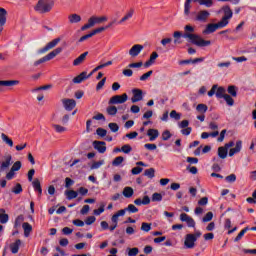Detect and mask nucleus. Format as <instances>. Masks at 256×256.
Masks as SVG:
<instances>
[{
  "mask_svg": "<svg viewBox=\"0 0 256 256\" xmlns=\"http://www.w3.org/2000/svg\"><path fill=\"white\" fill-rule=\"evenodd\" d=\"M194 33L195 27H193L191 24H188L184 26V33L181 31H175L173 33V37L174 39H181V37L184 39H189V41L197 47H209V45H211L209 40H205L201 36Z\"/></svg>",
  "mask_w": 256,
  "mask_h": 256,
  "instance_id": "nucleus-1",
  "label": "nucleus"
},
{
  "mask_svg": "<svg viewBox=\"0 0 256 256\" xmlns=\"http://www.w3.org/2000/svg\"><path fill=\"white\" fill-rule=\"evenodd\" d=\"M53 5H55L53 0H39L34 9L38 13H49L53 9Z\"/></svg>",
  "mask_w": 256,
  "mask_h": 256,
  "instance_id": "nucleus-2",
  "label": "nucleus"
},
{
  "mask_svg": "<svg viewBox=\"0 0 256 256\" xmlns=\"http://www.w3.org/2000/svg\"><path fill=\"white\" fill-rule=\"evenodd\" d=\"M105 21H107V16H92L88 19V23L81 27V31H87V29H91V27H95V25H99Z\"/></svg>",
  "mask_w": 256,
  "mask_h": 256,
  "instance_id": "nucleus-3",
  "label": "nucleus"
},
{
  "mask_svg": "<svg viewBox=\"0 0 256 256\" xmlns=\"http://www.w3.org/2000/svg\"><path fill=\"white\" fill-rule=\"evenodd\" d=\"M213 95H216L217 99H223L227 95V91L223 87H219L215 84L208 92V97H213Z\"/></svg>",
  "mask_w": 256,
  "mask_h": 256,
  "instance_id": "nucleus-4",
  "label": "nucleus"
},
{
  "mask_svg": "<svg viewBox=\"0 0 256 256\" xmlns=\"http://www.w3.org/2000/svg\"><path fill=\"white\" fill-rule=\"evenodd\" d=\"M128 99L129 96L127 95V93H124L122 95H115L109 99L108 105H123V103H127Z\"/></svg>",
  "mask_w": 256,
  "mask_h": 256,
  "instance_id": "nucleus-5",
  "label": "nucleus"
},
{
  "mask_svg": "<svg viewBox=\"0 0 256 256\" xmlns=\"http://www.w3.org/2000/svg\"><path fill=\"white\" fill-rule=\"evenodd\" d=\"M222 10L224 12V16L222 17L220 23L222 26L227 27L229 25V20L233 19V10H231V7L229 6H224Z\"/></svg>",
  "mask_w": 256,
  "mask_h": 256,
  "instance_id": "nucleus-6",
  "label": "nucleus"
},
{
  "mask_svg": "<svg viewBox=\"0 0 256 256\" xmlns=\"http://www.w3.org/2000/svg\"><path fill=\"white\" fill-rule=\"evenodd\" d=\"M61 43V38H55L54 40L50 41L46 44V46L39 50V53H47V51H51V49H55L57 45Z\"/></svg>",
  "mask_w": 256,
  "mask_h": 256,
  "instance_id": "nucleus-7",
  "label": "nucleus"
},
{
  "mask_svg": "<svg viewBox=\"0 0 256 256\" xmlns=\"http://www.w3.org/2000/svg\"><path fill=\"white\" fill-rule=\"evenodd\" d=\"M61 43V38H55L54 40L50 41L46 44V46L39 50V53H47V51H51V49H55L57 45Z\"/></svg>",
  "mask_w": 256,
  "mask_h": 256,
  "instance_id": "nucleus-8",
  "label": "nucleus"
},
{
  "mask_svg": "<svg viewBox=\"0 0 256 256\" xmlns=\"http://www.w3.org/2000/svg\"><path fill=\"white\" fill-rule=\"evenodd\" d=\"M61 101L66 111H73L74 107H77V102L74 99L64 98Z\"/></svg>",
  "mask_w": 256,
  "mask_h": 256,
  "instance_id": "nucleus-9",
  "label": "nucleus"
},
{
  "mask_svg": "<svg viewBox=\"0 0 256 256\" xmlns=\"http://www.w3.org/2000/svg\"><path fill=\"white\" fill-rule=\"evenodd\" d=\"M225 26L218 22L216 24H208L206 29L203 31L205 35H209V33H215L217 29H223Z\"/></svg>",
  "mask_w": 256,
  "mask_h": 256,
  "instance_id": "nucleus-10",
  "label": "nucleus"
},
{
  "mask_svg": "<svg viewBox=\"0 0 256 256\" xmlns=\"http://www.w3.org/2000/svg\"><path fill=\"white\" fill-rule=\"evenodd\" d=\"M195 236L193 234H187L184 241V246L186 249H193L195 247Z\"/></svg>",
  "mask_w": 256,
  "mask_h": 256,
  "instance_id": "nucleus-11",
  "label": "nucleus"
},
{
  "mask_svg": "<svg viewBox=\"0 0 256 256\" xmlns=\"http://www.w3.org/2000/svg\"><path fill=\"white\" fill-rule=\"evenodd\" d=\"M133 97L131 98L132 103H139V101H143V90L141 89H133L132 90Z\"/></svg>",
  "mask_w": 256,
  "mask_h": 256,
  "instance_id": "nucleus-12",
  "label": "nucleus"
},
{
  "mask_svg": "<svg viewBox=\"0 0 256 256\" xmlns=\"http://www.w3.org/2000/svg\"><path fill=\"white\" fill-rule=\"evenodd\" d=\"M180 221L186 223L188 227H195V220L186 213L180 214Z\"/></svg>",
  "mask_w": 256,
  "mask_h": 256,
  "instance_id": "nucleus-13",
  "label": "nucleus"
},
{
  "mask_svg": "<svg viewBox=\"0 0 256 256\" xmlns=\"http://www.w3.org/2000/svg\"><path fill=\"white\" fill-rule=\"evenodd\" d=\"M211 16V13L207 10H201L197 13L195 20L200 21L202 23H205L208 19V17Z\"/></svg>",
  "mask_w": 256,
  "mask_h": 256,
  "instance_id": "nucleus-14",
  "label": "nucleus"
},
{
  "mask_svg": "<svg viewBox=\"0 0 256 256\" xmlns=\"http://www.w3.org/2000/svg\"><path fill=\"white\" fill-rule=\"evenodd\" d=\"M241 149H243V141H236L235 147L229 150V157H233V155H237V153H241Z\"/></svg>",
  "mask_w": 256,
  "mask_h": 256,
  "instance_id": "nucleus-15",
  "label": "nucleus"
},
{
  "mask_svg": "<svg viewBox=\"0 0 256 256\" xmlns=\"http://www.w3.org/2000/svg\"><path fill=\"white\" fill-rule=\"evenodd\" d=\"M93 147L96 149V151H98V153H105V151H107V146L104 141L95 140L93 142Z\"/></svg>",
  "mask_w": 256,
  "mask_h": 256,
  "instance_id": "nucleus-16",
  "label": "nucleus"
},
{
  "mask_svg": "<svg viewBox=\"0 0 256 256\" xmlns=\"http://www.w3.org/2000/svg\"><path fill=\"white\" fill-rule=\"evenodd\" d=\"M143 51V45L141 44H135L132 46V48L129 50V55L131 57H137L139 53Z\"/></svg>",
  "mask_w": 256,
  "mask_h": 256,
  "instance_id": "nucleus-17",
  "label": "nucleus"
},
{
  "mask_svg": "<svg viewBox=\"0 0 256 256\" xmlns=\"http://www.w3.org/2000/svg\"><path fill=\"white\" fill-rule=\"evenodd\" d=\"M19 81L17 80H2L0 81V91H3L4 87H13L14 85H18Z\"/></svg>",
  "mask_w": 256,
  "mask_h": 256,
  "instance_id": "nucleus-18",
  "label": "nucleus"
},
{
  "mask_svg": "<svg viewBox=\"0 0 256 256\" xmlns=\"http://www.w3.org/2000/svg\"><path fill=\"white\" fill-rule=\"evenodd\" d=\"M62 52H63V48L58 47V48L54 49L53 51H51L49 54H47L45 57H46L47 61H51V59H55V56L59 55Z\"/></svg>",
  "mask_w": 256,
  "mask_h": 256,
  "instance_id": "nucleus-19",
  "label": "nucleus"
},
{
  "mask_svg": "<svg viewBox=\"0 0 256 256\" xmlns=\"http://www.w3.org/2000/svg\"><path fill=\"white\" fill-rule=\"evenodd\" d=\"M88 55H89V52H84L78 58H76L73 61L74 67H77V66L81 65V63H83L85 61V59H87Z\"/></svg>",
  "mask_w": 256,
  "mask_h": 256,
  "instance_id": "nucleus-20",
  "label": "nucleus"
},
{
  "mask_svg": "<svg viewBox=\"0 0 256 256\" xmlns=\"http://www.w3.org/2000/svg\"><path fill=\"white\" fill-rule=\"evenodd\" d=\"M133 15H135V10L134 9L128 10L124 15V17H122V19L118 22L119 25H121L122 23H125L126 21H129V19H131Z\"/></svg>",
  "mask_w": 256,
  "mask_h": 256,
  "instance_id": "nucleus-21",
  "label": "nucleus"
},
{
  "mask_svg": "<svg viewBox=\"0 0 256 256\" xmlns=\"http://www.w3.org/2000/svg\"><path fill=\"white\" fill-rule=\"evenodd\" d=\"M147 136L149 137V141H155L159 137V130L151 128L148 130Z\"/></svg>",
  "mask_w": 256,
  "mask_h": 256,
  "instance_id": "nucleus-22",
  "label": "nucleus"
},
{
  "mask_svg": "<svg viewBox=\"0 0 256 256\" xmlns=\"http://www.w3.org/2000/svg\"><path fill=\"white\" fill-rule=\"evenodd\" d=\"M134 203L138 206L149 205V203H151V198H149V196H144L143 199L137 198L134 200Z\"/></svg>",
  "mask_w": 256,
  "mask_h": 256,
  "instance_id": "nucleus-23",
  "label": "nucleus"
},
{
  "mask_svg": "<svg viewBox=\"0 0 256 256\" xmlns=\"http://www.w3.org/2000/svg\"><path fill=\"white\" fill-rule=\"evenodd\" d=\"M22 228L24 230V236L29 237V235H31V231H33V226H31L29 222H24L22 224Z\"/></svg>",
  "mask_w": 256,
  "mask_h": 256,
  "instance_id": "nucleus-24",
  "label": "nucleus"
},
{
  "mask_svg": "<svg viewBox=\"0 0 256 256\" xmlns=\"http://www.w3.org/2000/svg\"><path fill=\"white\" fill-rule=\"evenodd\" d=\"M7 23V10L0 8V27H3Z\"/></svg>",
  "mask_w": 256,
  "mask_h": 256,
  "instance_id": "nucleus-25",
  "label": "nucleus"
},
{
  "mask_svg": "<svg viewBox=\"0 0 256 256\" xmlns=\"http://www.w3.org/2000/svg\"><path fill=\"white\" fill-rule=\"evenodd\" d=\"M21 247V240L18 239L10 245L11 253H19V248Z\"/></svg>",
  "mask_w": 256,
  "mask_h": 256,
  "instance_id": "nucleus-26",
  "label": "nucleus"
},
{
  "mask_svg": "<svg viewBox=\"0 0 256 256\" xmlns=\"http://www.w3.org/2000/svg\"><path fill=\"white\" fill-rule=\"evenodd\" d=\"M32 185H33L34 191H37L38 195L41 196L43 194V189L41 188V182L39 181V179H35L32 182Z\"/></svg>",
  "mask_w": 256,
  "mask_h": 256,
  "instance_id": "nucleus-27",
  "label": "nucleus"
},
{
  "mask_svg": "<svg viewBox=\"0 0 256 256\" xmlns=\"http://www.w3.org/2000/svg\"><path fill=\"white\" fill-rule=\"evenodd\" d=\"M69 23H81V16L79 14H71L68 16Z\"/></svg>",
  "mask_w": 256,
  "mask_h": 256,
  "instance_id": "nucleus-28",
  "label": "nucleus"
},
{
  "mask_svg": "<svg viewBox=\"0 0 256 256\" xmlns=\"http://www.w3.org/2000/svg\"><path fill=\"white\" fill-rule=\"evenodd\" d=\"M87 79V72H82L73 79V83H83Z\"/></svg>",
  "mask_w": 256,
  "mask_h": 256,
  "instance_id": "nucleus-29",
  "label": "nucleus"
},
{
  "mask_svg": "<svg viewBox=\"0 0 256 256\" xmlns=\"http://www.w3.org/2000/svg\"><path fill=\"white\" fill-rule=\"evenodd\" d=\"M65 195L67 199L71 201V199H77V196L79 195V193H77V191H74V190H66Z\"/></svg>",
  "mask_w": 256,
  "mask_h": 256,
  "instance_id": "nucleus-30",
  "label": "nucleus"
},
{
  "mask_svg": "<svg viewBox=\"0 0 256 256\" xmlns=\"http://www.w3.org/2000/svg\"><path fill=\"white\" fill-rule=\"evenodd\" d=\"M9 221V215L5 214V209H0V223L5 225Z\"/></svg>",
  "mask_w": 256,
  "mask_h": 256,
  "instance_id": "nucleus-31",
  "label": "nucleus"
},
{
  "mask_svg": "<svg viewBox=\"0 0 256 256\" xmlns=\"http://www.w3.org/2000/svg\"><path fill=\"white\" fill-rule=\"evenodd\" d=\"M133 189L129 186L125 187L123 192H122V195H124V197H126V199H131V197H133Z\"/></svg>",
  "mask_w": 256,
  "mask_h": 256,
  "instance_id": "nucleus-32",
  "label": "nucleus"
},
{
  "mask_svg": "<svg viewBox=\"0 0 256 256\" xmlns=\"http://www.w3.org/2000/svg\"><path fill=\"white\" fill-rule=\"evenodd\" d=\"M1 139H2L3 143L8 145V147H13V140L11 138H9V136H7L5 133L1 134Z\"/></svg>",
  "mask_w": 256,
  "mask_h": 256,
  "instance_id": "nucleus-33",
  "label": "nucleus"
},
{
  "mask_svg": "<svg viewBox=\"0 0 256 256\" xmlns=\"http://www.w3.org/2000/svg\"><path fill=\"white\" fill-rule=\"evenodd\" d=\"M227 148H225V146H221L218 148V157H220V159H227Z\"/></svg>",
  "mask_w": 256,
  "mask_h": 256,
  "instance_id": "nucleus-34",
  "label": "nucleus"
},
{
  "mask_svg": "<svg viewBox=\"0 0 256 256\" xmlns=\"http://www.w3.org/2000/svg\"><path fill=\"white\" fill-rule=\"evenodd\" d=\"M106 112L114 117V115H117V106H113V104H111L106 108Z\"/></svg>",
  "mask_w": 256,
  "mask_h": 256,
  "instance_id": "nucleus-35",
  "label": "nucleus"
},
{
  "mask_svg": "<svg viewBox=\"0 0 256 256\" xmlns=\"http://www.w3.org/2000/svg\"><path fill=\"white\" fill-rule=\"evenodd\" d=\"M12 193L15 195H19L23 193V186H21L20 183H17L13 188H12Z\"/></svg>",
  "mask_w": 256,
  "mask_h": 256,
  "instance_id": "nucleus-36",
  "label": "nucleus"
},
{
  "mask_svg": "<svg viewBox=\"0 0 256 256\" xmlns=\"http://www.w3.org/2000/svg\"><path fill=\"white\" fill-rule=\"evenodd\" d=\"M223 99L226 101L227 105H229V107H233V105H235V100H233V97H231V95L226 94Z\"/></svg>",
  "mask_w": 256,
  "mask_h": 256,
  "instance_id": "nucleus-37",
  "label": "nucleus"
},
{
  "mask_svg": "<svg viewBox=\"0 0 256 256\" xmlns=\"http://www.w3.org/2000/svg\"><path fill=\"white\" fill-rule=\"evenodd\" d=\"M249 231V227H245L234 239V241L237 243L238 241H241L243 239V236Z\"/></svg>",
  "mask_w": 256,
  "mask_h": 256,
  "instance_id": "nucleus-38",
  "label": "nucleus"
},
{
  "mask_svg": "<svg viewBox=\"0 0 256 256\" xmlns=\"http://www.w3.org/2000/svg\"><path fill=\"white\" fill-rule=\"evenodd\" d=\"M124 161H125V158H123V156H118L113 160L112 165L114 167H119V165H121V163H123Z\"/></svg>",
  "mask_w": 256,
  "mask_h": 256,
  "instance_id": "nucleus-39",
  "label": "nucleus"
},
{
  "mask_svg": "<svg viewBox=\"0 0 256 256\" xmlns=\"http://www.w3.org/2000/svg\"><path fill=\"white\" fill-rule=\"evenodd\" d=\"M144 175L149 179H153V177H155V169L154 168L146 169L144 171Z\"/></svg>",
  "mask_w": 256,
  "mask_h": 256,
  "instance_id": "nucleus-40",
  "label": "nucleus"
},
{
  "mask_svg": "<svg viewBox=\"0 0 256 256\" xmlns=\"http://www.w3.org/2000/svg\"><path fill=\"white\" fill-rule=\"evenodd\" d=\"M11 159H12L11 155L7 156L5 161L2 162L1 164V169H7V167L11 165Z\"/></svg>",
  "mask_w": 256,
  "mask_h": 256,
  "instance_id": "nucleus-41",
  "label": "nucleus"
},
{
  "mask_svg": "<svg viewBox=\"0 0 256 256\" xmlns=\"http://www.w3.org/2000/svg\"><path fill=\"white\" fill-rule=\"evenodd\" d=\"M125 211H128V213H138L139 212V208L136 207L133 204H129L127 208H125Z\"/></svg>",
  "mask_w": 256,
  "mask_h": 256,
  "instance_id": "nucleus-42",
  "label": "nucleus"
},
{
  "mask_svg": "<svg viewBox=\"0 0 256 256\" xmlns=\"http://www.w3.org/2000/svg\"><path fill=\"white\" fill-rule=\"evenodd\" d=\"M52 127L56 131V133H65V131H67V128H65L59 124H54Z\"/></svg>",
  "mask_w": 256,
  "mask_h": 256,
  "instance_id": "nucleus-43",
  "label": "nucleus"
},
{
  "mask_svg": "<svg viewBox=\"0 0 256 256\" xmlns=\"http://www.w3.org/2000/svg\"><path fill=\"white\" fill-rule=\"evenodd\" d=\"M128 256H137L139 255V248L134 247V248H128Z\"/></svg>",
  "mask_w": 256,
  "mask_h": 256,
  "instance_id": "nucleus-44",
  "label": "nucleus"
},
{
  "mask_svg": "<svg viewBox=\"0 0 256 256\" xmlns=\"http://www.w3.org/2000/svg\"><path fill=\"white\" fill-rule=\"evenodd\" d=\"M151 230V223L143 222L141 225V231H144L145 233H149Z\"/></svg>",
  "mask_w": 256,
  "mask_h": 256,
  "instance_id": "nucleus-45",
  "label": "nucleus"
},
{
  "mask_svg": "<svg viewBox=\"0 0 256 256\" xmlns=\"http://www.w3.org/2000/svg\"><path fill=\"white\" fill-rule=\"evenodd\" d=\"M213 220V212H208L203 218V223H209V221Z\"/></svg>",
  "mask_w": 256,
  "mask_h": 256,
  "instance_id": "nucleus-46",
  "label": "nucleus"
},
{
  "mask_svg": "<svg viewBox=\"0 0 256 256\" xmlns=\"http://www.w3.org/2000/svg\"><path fill=\"white\" fill-rule=\"evenodd\" d=\"M121 151H122V153L129 154V153H131V151H133V148L131 147V145L125 144L121 147Z\"/></svg>",
  "mask_w": 256,
  "mask_h": 256,
  "instance_id": "nucleus-47",
  "label": "nucleus"
},
{
  "mask_svg": "<svg viewBox=\"0 0 256 256\" xmlns=\"http://www.w3.org/2000/svg\"><path fill=\"white\" fill-rule=\"evenodd\" d=\"M109 129L112 131V133H117L119 131V125L117 123H109L108 124Z\"/></svg>",
  "mask_w": 256,
  "mask_h": 256,
  "instance_id": "nucleus-48",
  "label": "nucleus"
},
{
  "mask_svg": "<svg viewBox=\"0 0 256 256\" xmlns=\"http://www.w3.org/2000/svg\"><path fill=\"white\" fill-rule=\"evenodd\" d=\"M228 93H229V95H231V97H237V87L229 86Z\"/></svg>",
  "mask_w": 256,
  "mask_h": 256,
  "instance_id": "nucleus-49",
  "label": "nucleus"
},
{
  "mask_svg": "<svg viewBox=\"0 0 256 256\" xmlns=\"http://www.w3.org/2000/svg\"><path fill=\"white\" fill-rule=\"evenodd\" d=\"M152 201L153 202H159V201H163V195H161V193H154L152 195Z\"/></svg>",
  "mask_w": 256,
  "mask_h": 256,
  "instance_id": "nucleus-50",
  "label": "nucleus"
},
{
  "mask_svg": "<svg viewBox=\"0 0 256 256\" xmlns=\"http://www.w3.org/2000/svg\"><path fill=\"white\" fill-rule=\"evenodd\" d=\"M102 165H105V160H100V161H98V162H94L92 165H91V167H90V169H99V167H101Z\"/></svg>",
  "mask_w": 256,
  "mask_h": 256,
  "instance_id": "nucleus-51",
  "label": "nucleus"
},
{
  "mask_svg": "<svg viewBox=\"0 0 256 256\" xmlns=\"http://www.w3.org/2000/svg\"><path fill=\"white\" fill-rule=\"evenodd\" d=\"M207 105L205 104H198L196 107V110L199 111V113H207Z\"/></svg>",
  "mask_w": 256,
  "mask_h": 256,
  "instance_id": "nucleus-52",
  "label": "nucleus"
},
{
  "mask_svg": "<svg viewBox=\"0 0 256 256\" xmlns=\"http://www.w3.org/2000/svg\"><path fill=\"white\" fill-rule=\"evenodd\" d=\"M171 139V132L166 130L162 133V141H169Z\"/></svg>",
  "mask_w": 256,
  "mask_h": 256,
  "instance_id": "nucleus-53",
  "label": "nucleus"
},
{
  "mask_svg": "<svg viewBox=\"0 0 256 256\" xmlns=\"http://www.w3.org/2000/svg\"><path fill=\"white\" fill-rule=\"evenodd\" d=\"M151 75H153V71L152 70H150V71L146 72L145 74H143L140 77V81H147V79H149Z\"/></svg>",
  "mask_w": 256,
  "mask_h": 256,
  "instance_id": "nucleus-54",
  "label": "nucleus"
},
{
  "mask_svg": "<svg viewBox=\"0 0 256 256\" xmlns=\"http://www.w3.org/2000/svg\"><path fill=\"white\" fill-rule=\"evenodd\" d=\"M225 179L228 183H235L237 181V176L235 174H230Z\"/></svg>",
  "mask_w": 256,
  "mask_h": 256,
  "instance_id": "nucleus-55",
  "label": "nucleus"
},
{
  "mask_svg": "<svg viewBox=\"0 0 256 256\" xmlns=\"http://www.w3.org/2000/svg\"><path fill=\"white\" fill-rule=\"evenodd\" d=\"M170 117L172 119H176V121H179V119H181V114L177 113V111H175V110H172L170 112Z\"/></svg>",
  "mask_w": 256,
  "mask_h": 256,
  "instance_id": "nucleus-56",
  "label": "nucleus"
},
{
  "mask_svg": "<svg viewBox=\"0 0 256 256\" xmlns=\"http://www.w3.org/2000/svg\"><path fill=\"white\" fill-rule=\"evenodd\" d=\"M96 134L99 135V137H106L107 136V130L103 128H98L96 130Z\"/></svg>",
  "mask_w": 256,
  "mask_h": 256,
  "instance_id": "nucleus-57",
  "label": "nucleus"
},
{
  "mask_svg": "<svg viewBox=\"0 0 256 256\" xmlns=\"http://www.w3.org/2000/svg\"><path fill=\"white\" fill-rule=\"evenodd\" d=\"M104 212H105V204H102V205L100 206V208L95 209V210L93 211L94 215H101V213H104Z\"/></svg>",
  "mask_w": 256,
  "mask_h": 256,
  "instance_id": "nucleus-58",
  "label": "nucleus"
},
{
  "mask_svg": "<svg viewBox=\"0 0 256 256\" xmlns=\"http://www.w3.org/2000/svg\"><path fill=\"white\" fill-rule=\"evenodd\" d=\"M178 127L180 129H187L189 127V121L188 120H183L178 124Z\"/></svg>",
  "mask_w": 256,
  "mask_h": 256,
  "instance_id": "nucleus-59",
  "label": "nucleus"
},
{
  "mask_svg": "<svg viewBox=\"0 0 256 256\" xmlns=\"http://www.w3.org/2000/svg\"><path fill=\"white\" fill-rule=\"evenodd\" d=\"M73 225H75L76 227H84L85 226V222H83L80 219H76L72 221Z\"/></svg>",
  "mask_w": 256,
  "mask_h": 256,
  "instance_id": "nucleus-60",
  "label": "nucleus"
},
{
  "mask_svg": "<svg viewBox=\"0 0 256 256\" xmlns=\"http://www.w3.org/2000/svg\"><path fill=\"white\" fill-rule=\"evenodd\" d=\"M19 169H21V161H16L13 164L11 170L15 172V171H19Z\"/></svg>",
  "mask_w": 256,
  "mask_h": 256,
  "instance_id": "nucleus-61",
  "label": "nucleus"
},
{
  "mask_svg": "<svg viewBox=\"0 0 256 256\" xmlns=\"http://www.w3.org/2000/svg\"><path fill=\"white\" fill-rule=\"evenodd\" d=\"M97 221V218L95 216H90L85 220L86 225H93V223Z\"/></svg>",
  "mask_w": 256,
  "mask_h": 256,
  "instance_id": "nucleus-62",
  "label": "nucleus"
},
{
  "mask_svg": "<svg viewBox=\"0 0 256 256\" xmlns=\"http://www.w3.org/2000/svg\"><path fill=\"white\" fill-rule=\"evenodd\" d=\"M191 131H193V129L191 127H187V128H182L181 133L182 135L188 136V135H191Z\"/></svg>",
  "mask_w": 256,
  "mask_h": 256,
  "instance_id": "nucleus-63",
  "label": "nucleus"
},
{
  "mask_svg": "<svg viewBox=\"0 0 256 256\" xmlns=\"http://www.w3.org/2000/svg\"><path fill=\"white\" fill-rule=\"evenodd\" d=\"M151 117H153V111L148 110L147 112H145V113L143 114L142 119H151Z\"/></svg>",
  "mask_w": 256,
  "mask_h": 256,
  "instance_id": "nucleus-64",
  "label": "nucleus"
}]
</instances>
